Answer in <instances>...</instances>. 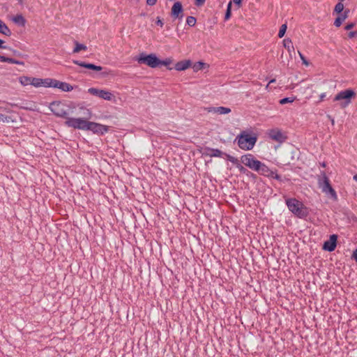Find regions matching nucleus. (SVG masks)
I'll return each mask as SVG.
<instances>
[{
    "label": "nucleus",
    "instance_id": "1",
    "mask_svg": "<svg viewBox=\"0 0 357 357\" xmlns=\"http://www.w3.org/2000/svg\"><path fill=\"white\" fill-rule=\"evenodd\" d=\"M81 114L84 117L68 118L65 124L74 129L90 130L96 135H104L109 131V127L99 123L89 121L93 116L92 111L86 107H80Z\"/></svg>",
    "mask_w": 357,
    "mask_h": 357
},
{
    "label": "nucleus",
    "instance_id": "2",
    "mask_svg": "<svg viewBox=\"0 0 357 357\" xmlns=\"http://www.w3.org/2000/svg\"><path fill=\"white\" fill-rule=\"evenodd\" d=\"M241 162L250 169L266 176L273 175V172L264 163L257 160L252 154H246L241 158Z\"/></svg>",
    "mask_w": 357,
    "mask_h": 357
},
{
    "label": "nucleus",
    "instance_id": "3",
    "mask_svg": "<svg viewBox=\"0 0 357 357\" xmlns=\"http://www.w3.org/2000/svg\"><path fill=\"white\" fill-rule=\"evenodd\" d=\"M238 146L245 151H250L255 146L257 135L248 131H242L236 137Z\"/></svg>",
    "mask_w": 357,
    "mask_h": 357
},
{
    "label": "nucleus",
    "instance_id": "4",
    "mask_svg": "<svg viewBox=\"0 0 357 357\" xmlns=\"http://www.w3.org/2000/svg\"><path fill=\"white\" fill-rule=\"evenodd\" d=\"M50 109L58 117H62L67 121L70 112L74 108L72 104L67 103L62 101H55L50 103Z\"/></svg>",
    "mask_w": 357,
    "mask_h": 357
},
{
    "label": "nucleus",
    "instance_id": "5",
    "mask_svg": "<svg viewBox=\"0 0 357 357\" xmlns=\"http://www.w3.org/2000/svg\"><path fill=\"white\" fill-rule=\"evenodd\" d=\"M286 204L289 210L297 217L303 218L307 216L309 213L307 208L298 200L292 198L287 199Z\"/></svg>",
    "mask_w": 357,
    "mask_h": 357
},
{
    "label": "nucleus",
    "instance_id": "6",
    "mask_svg": "<svg viewBox=\"0 0 357 357\" xmlns=\"http://www.w3.org/2000/svg\"><path fill=\"white\" fill-rule=\"evenodd\" d=\"M318 185L319 188L321 189L322 192L325 193L327 196H330V197L334 201L337 200V193L330 184L329 178H328L325 172L321 173L318 180Z\"/></svg>",
    "mask_w": 357,
    "mask_h": 357
},
{
    "label": "nucleus",
    "instance_id": "7",
    "mask_svg": "<svg viewBox=\"0 0 357 357\" xmlns=\"http://www.w3.org/2000/svg\"><path fill=\"white\" fill-rule=\"evenodd\" d=\"M356 96V93L353 89H348L337 93L334 100L339 102L341 108H345L351 102L352 99L355 98Z\"/></svg>",
    "mask_w": 357,
    "mask_h": 357
},
{
    "label": "nucleus",
    "instance_id": "8",
    "mask_svg": "<svg viewBox=\"0 0 357 357\" xmlns=\"http://www.w3.org/2000/svg\"><path fill=\"white\" fill-rule=\"evenodd\" d=\"M136 61L139 64H145L152 68L160 66V59L155 54H146L142 53L137 57Z\"/></svg>",
    "mask_w": 357,
    "mask_h": 357
},
{
    "label": "nucleus",
    "instance_id": "9",
    "mask_svg": "<svg viewBox=\"0 0 357 357\" xmlns=\"http://www.w3.org/2000/svg\"><path fill=\"white\" fill-rule=\"evenodd\" d=\"M44 87L56 88L65 92L71 91L73 89V86L70 84L52 78L44 79Z\"/></svg>",
    "mask_w": 357,
    "mask_h": 357
},
{
    "label": "nucleus",
    "instance_id": "10",
    "mask_svg": "<svg viewBox=\"0 0 357 357\" xmlns=\"http://www.w3.org/2000/svg\"><path fill=\"white\" fill-rule=\"evenodd\" d=\"M18 82L22 86L31 85L36 88L44 87V79L22 75L18 77Z\"/></svg>",
    "mask_w": 357,
    "mask_h": 357
},
{
    "label": "nucleus",
    "instance_id": "11",
    "mask_svg": "<svg viewBox=\"0 0 357 357\" xmlns=\"http://www.w3.org/2000/svg\"><path fill=\"white\" fill-rule=\"evenodd\" d=\"M268 135L271 139L280 143L283 142L287 139V137L278 128H274L268 130Z\"/></svg>",
    "mask_w": 357,
    "mask_h": 357
},
{
    "label": "nucleus",
    "instance_id": "12",
    "mask_svg": "<svg viewBox=\"0 0 357 357\" xmlns=\"http://www.w3.org/2000/svg\"><path fill=\"white\" fill-rule=\"evenodd\" d=\"M183 6L180 1L174 3L171 10V15L174 19H181L183 17Z\"/></svg>",
    "mask_w": 357,
    "mask_h": 357
},
{
    "label": "nucleus",
    "instance_id": "13",
    "mask_svg": "<svg viewBox=\"0 0 357 357\" xmlns=\"http://www.w3.org/2000/svg\"><path fill=\"white\" fill-rule=\"evenodd\" d=\"M337 236L335 234L330 236L329 240L324 242L323 249L329 252L333 251L336 248Z\"/></svg>",
    "mask_w": 357,
    "mask_h": 357
},
{
    "label": "nucleus",
    "instance_id": "14",
    "mask_svg": "<svg viewBox=\"0 0 357 357\" xmlns=\"http://www.w3.org/2000/svg\"><path fill=\"white\" fill-rule=\"evenodd\" d=\"M207 112L208 113L225 115L229 114L231 112V109L226 107H213L208 108Z\"/></svg>",
    "mask_w": 357,
    "mask_h": 357
},
{
    "label": "nucleus",
    "instance_id": "15",
    "mask_svg": "<svg viewBox=\"0 0 357 357\" xmlns=\"http://www.w3.org/2000/svg\"><path fill=\"white\" fill-rule=\"evenodd\" d=\"M192 66V61L189 59L179 61L176 63L174 68L177 71H183Z\"/></svg>",
    "mask_w": 357,
    "mask_h": 357
},
{
    "label": "nucleus",
    "instance_id": "16",
    "mask_svg": "<svg viewBox=\"0 0 357 357\" xmlns=\"http://www.w3.org/2000/svg\"><path fill=\"white\" fill-rule=\"evenodd\" d=\"M190 67L192 68L195 73H197L204 69H208L209 68V65L203 61H197L193 64L192 63V66Z\"/></svg>",
    "mask_w": 357,
    "mask_h": 357
},
{
    "label": "nucleus",
    "instance_id": "17",
    "mask_svg": "<svg viewBox=\"0 0 357 357\" xmlns=\"http://www.w3.org/2000/svg\"><path fill=\"white\" fill-rule=\"evenodd\" d=\"M74 63L79 66H82V67H84V68H88V69H91V70H96V71H100L102 68L100 66H96L94 64H92V63H84V62H79L78 61H73Z\"/></svg>",
    "mask_w": 357,
    "mask_h": 357
},
{
    "label": "nucleus",
    "instance_id": "18",
    "mask_svg": "<svg viewBox=\"0 0 357 357\" xmlns=\"http://www.w3.org/2000/svg\"><path fill=\"white\" fill-rule=\"evenodd\" d=\"M100 98L107 101H115V96L109 91L102 89Z\"/></svg>",
    "mask_w": 357,
    "mask_h": 357
},
{
    "label": "nucleus",
    "instance_id": "19",
    "mask_svg": "<svg viewBox=\"0 0 357 357\" xmlns=\"http://www.w3.org/2000/svg\"><path fill=\"white\" fill-rule=\"evenodd\" d=\"M11 20L15 24L21 26H24L26 20L22 14H17L11 18Z\"/></svg>",
    "mask_w": 357,
    "mask_h": 357
},
{
    "label": "nucleus",
    "instance_id": "20",
    "mask_svg": "<svg viewBox=\"0 0 357 357\" xmlns=\"http://www.w3.org/2000/svg\"><path fill=\"white\" fill-rule=\"evenodd\" d=\"M0 33L7 36H10L11 35V31L1 20H0Z\"/></svg>",
    "mask_w": 357,
    "mask_h": 357
},
{
    "label": "nucleus",
    "instance_id": "21",
    "mask_svg": "<svg viewBox=\"0 0 357 357\" xmlns=\"http://www.w3.org/2000/svg\"><path fill=\"white\" fill-rule=\"evenodd\" d=\"M15 122L16 120L13 119L11 116H8L4 114H0V123H14Z\"/></svg>",
    "mask_w": 357,
    "mask_h": 357
},
{
    "label": "nucleus",
    "instance_id": "22",
    "mask_svg": "<svg viewBox=\"0 0 357 357\" xmlns=\"http://www.w3.org/2000/svg\"><path fill=\"white\" fill-rule=\"evenodd\" d=\"M75 45L73 53H79V52L85 51L87 49V47L85 45L79 43L78 42H75Z\"/></svg>",
    "mask_w": 357,
    "mask_h": 357
},
{
    "label": "nucleus",
    "instance_id": "23",
    "mask_svg": "<svg viewBox=\"0 0 357 357\" xmlns=\"http://www.w3.org/2000/svg\"><path fill=\"white\" fill-rule=\"evenodd\" d=\"M173 63V59L171 57L166 58L165 60L161 61L160 59V66H166L169 70H172V68L170 67L172 63Z\"/></svg>",
    "mask_w": 357,
    "mask_h": 357
},
{
    "label": "nucleus",
    "instance_id": "24",
    "mask_svg": "<svg viewBox=\"0 0 357 357\" xmlns=\"http://www.w3.org/2000/svg\"><path fill=\"white\" fill-rule=\"evenodd\" d=\"M283 45L289 52H291L292 50H294L292 42L289 38H286L283 40Z\"/></svg>",
    "mask_w": 357,
    "mask_h": 357
},
{
    "label": "nucleus",
    "instance_id": "25",
    "mask_svg": "<svg viewBox=\"0 0 357 357\" xmlns=\"http://www.w3.org/2000/svg\"><path fill=\"white\" fill-rule=\"evenodd\" d=\"M344 4L342 2L337 3L334 8V13L336 14H340L344 10Z\"/></svg>",
    "mask_w": 357,
    "mask_h": 357
},
{
    "label": "nucleus",
    "instance_id": "26",
    "mask_svg": "<svg viewBox=\"0 0 357 357\" xmlns=\"http://www.w3.org/2000/svg\"><path fill=\"white\" fill-rule=\"evenodd\" d=\"M101 90L102 89H99L97 88H89L88 89V92L92 96H95L100 98Z\"/></svg>",
    "mask_w": 357,
    "mask_h": 357
},
{
    "label": "nucleus",
    "instance_id": "27",
    "mask_svg": "<svg viewBox=\"0 0 357 357\" xmlns=\"http://www.w3.org/2000/svg\"><path fill=\"white\" fill-rule=\"evenodd\" d=\"M3 62H8L10 63L17 64V65H24V63L22 61L14 59L13 58L6 57V56L4 58Z\"/></svg>",
    "mask_w": 357,
    "mask_h": 357
},
{
    "label": "nucleus",
    "instance_id": "28",
    "mask_svg": "<svg viewBox=\"0 0 357 357\" xmlns=\"http://www.w3.org/2000/svg\"><path fill=\"white\" fill-rule=\"evenodd\" d=\"M231 5H232L231 1H229L228 5H227V11H226V13H225V20H228L230 18V17H231Z\"/></svg>",
    "mask_w": 357,
    "mask_h": 357
},
{
    "label": "nucleus",
    "instance_id": "29",
    "mask_svg": "<svg viewBox=\"0 0 357 357\" xmlns=\"http://www.w3.org/2000/svg\"><path fill=\"white\" fill-rule=\"evenodd\" d=\"M296 100V97L284 98L280 100V105H284L287 103H292Z\"/></svg>",
    "mask_w": 357,
    "mask_h": 357
},
{
    "label": "nucleus",
    "instance_id": "30",
    "mask_svg": "<svg viewBox=\"0 0 357 357\" xmlns=\"http://www.w3.org/2000/svg\"><path fill=\"white\" fill-rule=\"evenodd\" d=\"M196 22H197L196 18L192 16H189L186 19L187 24L190 26H194L196 24Z\"/></svg>",
    "mask_w": 357,
    "mask_h": 357
},
{
    "label": "nucleus",
    "instance_id": "31",
    "mask_svg": "<svg viewBox=\"0 0 357 357\" xmlns=\"http://www.w3.org/2000/svg\"><path fill=\"white\" fill-rule=\"evenodd\" d=\"M287 29V24H282L280 26L279 33H278L279 38H282L284 36Z\"/></svg>",
    "mask_w": 357,
    "mask_h": 357
},
{
    "label": "nucleus",
    "instance_id": "32",
    "mask_svg": "<svg viewBox=\"0 0 357 357\" xmlns=\"http://www.w3.org/2000/svg\"><path fill=\"white\" fill-rule=\"evenodd\" d=\"M349 14V10L347 9L343 13H341L340 14H337L338 16L344 22L348 17Z\"/></svg>",
    "mask_w": 357,
    "mask_h": 357
},
{
    "label": "nucleus",
    "instance_id": "33",
    "mask_svg": "<svg viewBox=\"0 0 357 357\" xmlns=\"http://www.w3.org/2000/svg\"><path fill=\"white\" fill-rule=\"evenodd\" d=\"M222 152L218 149H214L212 151V153L211 156L212 157H220L222 155Z\"/></svg>",
    "mask_w": 357,
    "mask_h": 357
},
{
    "label": "nucleus",
    "instance_id": "34",
    "mask_svg": "<svg viewBox=\"0 0 357 357\" xmlns=\"http://www.w3.org/2000/svg\"><path fill=\"white\" fill-rule=\"evenodd\" d=\"M342 22L343 21L342 20V19H340L339 17H337L334 21V25L336 27H340L342 25Z\"/></svg>",
    "mask_w": 357,
    "mask_h": 357
},
{
    "label": "nucleus",
    "instance_id": "35",
    "mask_svg": "<svg viewBox=\"0 0 357 357\" xmlns=\"http://www.w3.org/2000/svg\"><path fill=\"white\" fill-rule=\"evenodd\" d=\"M155 23H156L157 25L160 26V27L163 26V22H162V20L159 17H158L156 18Z\"/></svg>",
    "mask_w": 357,
    "mask_h": 357
},
{
    "label": "nucleus",
    "instance_id": "36",
    "mask_svg": "<svg viewBox=\"0 0 357 357\" xmlns=\"http://www.w3.org/2000/svg\"><path fill=\"white\" fill-rule=\"evenodd\" d=\"M354 26H355V24L354 23H353V22L349 23L345 26V29L346 30H350V29H353Z\"/></svg>",
    "mask_w": 357,
    "mask_h": 357
},
{
    "label": "nucleus",
    "instance_id": "37",
    "mask_svg": "<svg viewBox=\"0 0 357 357\" xmlns=\"http://www.w3.org/2000/svg\"><path fill=\"white\" fill-rule=\"evenodd\" d=\"M206 0H195V5L197 6H201L204 5Z\"/></svg>",
    "mask_w": 357,
    "mask_h": 357
},
{
    "label": "nucleus",
    "instance_id": "38",
    "mask_svg": "<svg viewBox=\"0 0 357 357\" xmlns=\"http://www.w3.org/2000/svg\"><path fill=\"white\" fill-rule=\"evenodd\" d=\"M352 259H354L357 263V248L354 250L351 256Z\"/></svg>",
    "mask_w": 357,
    "mask_h": 357
},
{
    "label": "nucleus",
    "instance_id": "39",
    "mask_svg": "<svg viewBox=\"0 0 357 357\" xmlns=\"http://www.w3.org/2000/svg\"><path fill=\"white\" fill-rule=\"evenodd\" d=\"M157 0H146V3L149 6H153L156 3Z\"/></svg>",
    "mask_w": 357,
    "mask_h": 357
},
{
    "label": "nucleus",
    "instance_id": "40",
    "mask_svg": "<svg viewBox=\"0 0 357 357\" xmlns=\"http://www.w3.org/2000/svg\"><path fill=\"white\" fill-rule=\"evenodd\" d=\"M356 35H357V32L356 31H351V32L349 33L348 36L350 38H354Z\"/></svg>",
    "mask_w": 357,
    "mask_h": 357
},
{
    "label": "nucleus",
    "instance_id": "41",
    "mask_svg": "<svg viewBox=\"0 0 357 357\" xmlns=\"http://www.w3.org/2000/svg\"><path fill=\"white\" fill-rule=\"evenodd\" d=\"M233 1L238 6V8L241 6L242 0H233Z\"/></svg>",
    "mask_w": 357,
    "mask_h": 357
},
{
    "label": "nucleus",
    "instance_id": "42",
    "mask_svg": "<svg viewBox=\"0 0 357 357\" xmlns=\"http://www.w3.org/2000/svg\"><path fill=\"white\" fill-rule=\"evenodd\" d=\"M326 93H322L319 96V101H322V100H324V99L326 98Z\"/></svg>",
    "mask_w": 357,
    "mask_h": 357
},
{
    "label": "nucleus",
    "instance_id": "43",
    "mask_svg": "<svg viewBox=\"0 0 357 357\" xmlns=\"http://www.w3.org/2000/svg\"><path fill=\"white\" fill-rule=\"evenodd\" d=\"M4 43V41L0 39V48H5V47L3 45Z\"/></svg>",
    "mask_w": 357,
    "mask_h": 357
},
{
    "label": "nucleus",
    "instance_id": "44",
    "mask_svg": "<svg viewBox=\"0 0 357 357\" xmlns=\"http://www.w3.org/2000/svg\"><path fill=\"white\" fill-rule=\"evenodd\" d=\"M275 82V79H271V80L268 82V84H267V86H266V89H268V86H269V84H271V83H274Z\"/></svg>",
    "mask_w": 357,
    "mask_h": 357
},
{
    "label": "nucleus",
    "instance_id": "45",
    "mask_svg": "<svg viewBox=\"0 0 357 357\" xmlns=\"http://www.w3.org/2000/svg\"><path fill=\"white\" fill-rule=\"evenodd\" d=\"M19 4L22 5L25 0H16Z\"/></svg>",
    "mask_w": 357,
    "mask_h": 357
},
{
    "label": "nucleus",
    "instance_id": "46",
    "mask_svg": "<svg viewBox=\"0 0 357 357\" xmlns=\"http://www.w3.org/2000/svg\"><path fill=\"white\" fill-rule=\"evenodd\" d=\"M4 58H5L4 56H1L0 55V61L3 62L4 61Z\"/></svg>",
    "mask_w": 357,
    "mask_h": 357
},
{
    "label": "nucleus",
    "instance_id": "47",
    "mask_svg": "<svg viewBox=\"0 0 357 357\" xmlns=\"http://www.w3.org/2000/svg\"><path fill=\"white\" fill-rule=\"evenodd\" d=\"M354 179L357 181V174L354 176Z\"/></svg>",
    "mask_w": 357,
    "mask_h": 357
},
{
    "label": "nucleus",
    "instance_id": "48",
    "mask_svg": "<svg viewBox=\"0 0 357 357\" xmlns=\"http://www.w3.org/2000/svg\"><path fill=\"white\" fill-rule=\"evenodd\" d=\"M331 123H332L333 125L335 123L334 119H332Z\"/></svg>",
    "mask_w": 357,
    "mask_h": 357
},
{
    "label": "nucleus",
    "instance_id": "49",
    "mask_svg": "<svg viewBox=\"0 0 357 357\" xmlns=\"http://www.w3.org/2000/svg\"><path fill=\"white\" fill-rule=\"evenodd\" d=\"M240 169H243V167L241 166Z\"/></svg>",
    "mask_w": 357,
    "mask_h": 357
},
{
    "label": "nucleus",
    "instance_id": "50",
    "mask_svg": "<svg viewBox=\"0 0 357 357\" xmlns=\"http://www.w3.org/2000/svg\"><path fill=\"white\" fill-rule=\"evenodd\" d=\"M304 63H305V64H306V65L307 64V63L306 62V61H304Z\"/></svg>",
    "mask_w": 357,
    "mask_h": 357
}]
</instances>
